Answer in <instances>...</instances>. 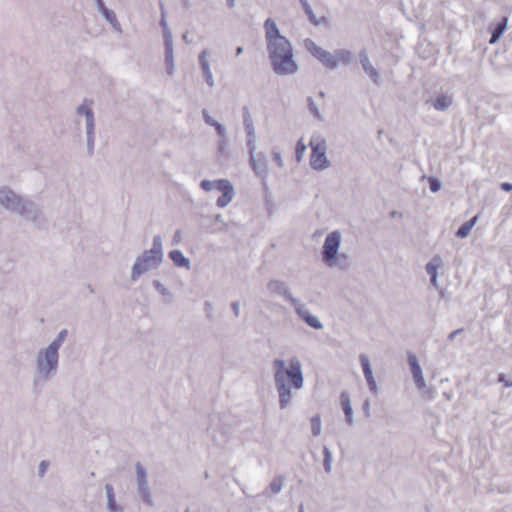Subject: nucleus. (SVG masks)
Segmentation results:
<instances>
[{
  "instance_id": "1",
  "label": "nucleus",
  "mask_w": 512,
  "mask_h": 512,
  "mask_svg": "<svg viewBox=\"0 0 512 512\" xmlns=\"http://www.w3.org/2000/svg\"><path fill=\"white\" fill-rule=\"evenodd\" d=\"M271 365L279 408L288 409L293 405L294 391L301 390L304 386L302 363L297 356H292L288 361L275 358Z\"/></svg>"
},
{
  "instance_id": "2",
  "label": "nucleus",
  "mask_w": 512,
  "mask_h": 512,
  "mask_svg": "<svg viewBox=\"0 0 512 512\" xmlns=\"http://www.w3.org/2000/svg\"><path fill=\"white\" fill-rule=\"evenodd\" d=\"M67 337V329H62L58 332L55 339L36 351L32 376L34 387H43L57 375L60 363V349Z\"/></svg>"
},
{
  "instance_id": "3",
  "label": "nucleus",
  "mask_w": 512,
  "mask_h": 512,
  "mask_svg": "<svg viewBox=\"0 0 512 512\" xmlns=\"http://www.w3.org/2000/svg\"><path fill=\"white\" fill-rule=\"evenodd\" d=\"M267 46L272 70L279 76H290L298 72L293 48L282 34H267Z\"/></svg>"
},
{
  "instance_id": "4",
  "label": "nucleus",
  "mask_w": 512,
  "mask_h": 512,
  "mask_svg": "<svg viewBox=\"0 0 512 512\" xmlns=\"http://www.w3.org/2000/svg\"><path fill=\"white\" fill-rule=\"evenodd\" d=\"M0 207L33 223L37 222L42 214L37 203L22 197L8 186L0 187Z\"/></svg>"
},
{
  "instance_id": "5",
  "label": "nucleus",
  "mask_w": 512,
  "mask_h": 512,
  "mask_svg": "<svg viewBox=\"0 0 512 512\" xmlns=\"http://www.w3.org/2000/svg\"><path fill=\"white\" fill-rule=\"evenodd\" d=\"M163 246L160 235L153 237L152 247L136 257L131 269V280L136 281L143 274L157 269L163 261Z\"/></svg>"
},
{
  "instance_id": "6",
  "label": "nucleus",
  "mask_w": 512,
  "mask_h": 512,
  "mask_svg": "<svg viewBox=\"0 0 512 512\" xmlns=\"http://www.w3.org/2000/svg\"><path fill=\"white\" fill-rule=\"evenodd\" d=\"M342 233L334 230L327 234L321 249L322 262L329 268L346 270L349 267V256L340 253Z\"/></svg>"
},
{
  "instance_id": "7",
  "label": "nucleus",
  "mask_w": 512,
  "mask_h": 512,
  "mask_svg": "<svg viewBox=\"0 0 512 512\" xmlns=\"http://www.w3.org/2000/svg\"><path fill=\"white\" fill-rule=\"evenodd\" d=\"M76 124L80 127L83 125L86 135L87 154L93 155L95 148V113L93 110V101L91 99H83L75 109Z\"/></svg>"
},
{
  "instance_id": "8",
  "label": "nucleus",
  "mask_w": 512,
  "mask_h": 512,
  "mask_svg": "<svg viewBox=\"0 0 512 512\" xmlns=\"http://www.w3.org/2000/svg\"><path fill=\"white\" fill-rule=\"evenodd\" d=\"M309 146L311 148V155L309 164L313 170L324 171L331 167V162L327 158V142L325 137L315 132L312 134Z\"/></svg>"
},
{
  "instance_id": "9",
  "label": "nucleus",
  "mask_w": 512,
  "mask_h": 512,
  "mask_svg": "<svg viewBox=\"0 0 512 512\" xmlns=\"http://www.w3.org/2000/svg\"><path fill=\"white\" fill-rule=\"evenodd\" d=\"M249 166L254 175L261 181L262 185L267 186L269 175V161L263 152H258L257 148L248 150Z\"/></svg>"
},
{
  "instance_id": "10",
  "label": "nucleus",
  "mask_w": 512,
  "mask_h": 512,
  "mask_svg": "<svg viewBox=\"0 0 512 512\" xmlns=\"http://www.w3.org/2000/svg\"><path fill=\"white\" fill-rule=\"evenodd\" d=\"M136 484H137V492L139 496L143 499V501L149 505L153 506L154 501L151 494V490L148 483L147 471L141 463H136Z\"/></svg>"
},
{
  "instance_id": "11",
  "label": "nucleus",
  "mask_w": 512,
  "mask_h": 512,
  "mask_svg": "<svg viewBox=\"0 0 512 512\" xmlns=\"http://www.w3.org/2000/svg\"><path fill=\"white\" fill-rule=\"evenodd\" d=\"M216 190L222 194L216 201L219 208H225L233 201L235 197V190L228 179H219Z\"/></svg>"
},
{
  "instance_id": "12",
  "label": "nucleus",
  "mask_w": 512,
  "mask_h": 512,
  "mask_svg": "<svg viewBox=\"0 0 512 512\" xmlns=\"http://www.w3.org/2000/svg\"><path fill=\"white\" fill-rule=\"evenodd\" d=\"M298 316L305 321L310 327L320 330L323 328V324L320 322L317 316L311 314L310 310L296 298V303H292Z\"/></svg>"
},
{
  "instance_id": "13",
  "label": "nucleus",
  "mask_w": 512,
  "mask_h": 512,
  "mask_svg": "<svg viewBox=\"0 0 512 512\" xmlns=\"http://www.w3.org/2000/svg\"><path fill=\"white\" fill-rule=\"evenodd\" d=\"M408 364L410 366L415 385L419 390H423L426 387V382L424 379L422 368L415 354H408Z\"/></svg>"
},
{
  "instance_id": "14",
  "label": "nucleus",
  "mask_w": 512,
  "mask_h": 512,
  "mask_svg": "<svg viewBox=\"0 0 512 512\" xmlns=\"http://www.w3.org/2000/svg\"><path fill=\"white\" fill-rule=\"evenodd\" d=\"M359 360H360L363 374H364L365 380L368 384L369 390L374 395L378 394L379 387H378V385L375 381V378L373 376V372H372V368H371L368 356L366 354H360Z\"/></svg>"
},
{
  "instance_id": "15",
  "label": "nucleus",
  "mask_w": 512,
  "mask_h": 512,
  "mask_svg": "<svg viewBox=\"0 0 512 512\" xmlns=\"http://www.w3.org/2000/svg\"><path fill=\"white\" fill-rule=\"evenodd\" d=\"M243 124L246 131V146L248 150L257 148V138L253 120L247 108L244 109L243 113Z\"/></svg>"
},
{
  "instance_id": "16",
  "label": "nucleus",
  "mask_w": 512,
  "mask_h": 512,
  "mask_svg": "<svg viewBox=\"0 0 512 512\" xmlns=\"http://www.w3.org/2000/svg\"><path fill=\"white\" fill-rule=\"evenodd\" d=\"M267 289L270 293L281 295L286 300H288L291 304L296 303V298L293 297L291 292L289 291L285 282L280 280H270L267 284Z\"/></svg>"
},
{
  "instance_id": "17",
  "label": "nucleus",
  "mask_w": 512,
  "mask_h": 512,
  "mask_svg": "<svg viewBox=\"0 0 512 512\" xmlns=\"http://www.w3.org/2000/svg\"><path fill=\"white\" fill-rule=\"evenodd\" d=\"M360 63L362 65L365 73L370 77V79L376 84L380 85L382 83V78L380 72L371 64L367 54L365 51H361L359 54Z\"/></svg>"
},
{
  "instance_id": "18",
  "label": "nucleus",
  "mask_w": 512,
  "mask_h": 512,
  "mask_svg": "<svg viewBox=\"0 0 512 512\" xmlns=\"http://www.w3.org/2000/svg\"><path fill=\"white\" fill-rule=\"evenodd\" d=\"M443 261L439 255H435L426 264V273L430 276V283L434 288H439L438 283V270L442 268Z\"/></svg>"
},
{
  "instance_id": "19",
  "label": "nucleus",
  "mask_w": 512,
  "mask_h": 512,
  "mask_svg": "<svg viewBox=\"0 0 512 512\" xmlns=\"http://www.w3.org/2000/svg\"><path fill=\"white\" fill-rule=\"evenodd\" d=\"M208 51L203 50L199 55V62L203 72L204 79L209 87H213L215 84L214 77L210 68V64L207 60Z\"/></svg>"
},
{
  "instance_id": "20",
  "label": "nucleus",
  "mask_w": 512,
  "mask_h": 512,
  "mask_svg": "<svg viewBox=\"0 0 512 512\" xmlns=\"http://www.w3.org/2000/svg\"><path fill=\"white\" fill-rule=\"evenodd\" d=\"M284 485V477L282 475H276L273 477L269 486L266 490L263 491V496L270 498L273 495H276L282 491Z\"/></svg>"
},
{
  "instance_id": "21",
  "label": "nucleus",
  "mask_w": 512,
  "mask_h": 512,
  "mask_svg": "<svg viewBox=\"0 0 512 512\" xmlns=\"http://www.w3.org/2000/svg\"><path fill=\"white\" fill-rule=\"evenodd\" d=\"M452 102V96L446 94L438 95L434 100L428 101L438 111H446L452 105Z\"/></svg>"
},
{
  "instance_id": "22",
  "label": "nucleus",
  "mask_w": 512,
  "mask_h": 512,
  "mask_svg": "<svg viewBox=\"0 0 512 512\" xmlns=\"http://www.w3.org/2000/svg\"><path fill=\"white\" fill-rule=\"evenodd\" d=\"M169 258L177 267L190 269V260L181 250L175 249L169 252Z\"/></svg>"
},
{
  "instance_id": "23",
  "label": "nucleus",
  "mask_w": 512,
  "mask_h": 512,
  "mask_svg": "<svg viewBox=\"0 0 512 512\" xmlns=\"http://www.w3.org/2000/svg\"><path fill=\"white\" fill-rule=\"evenodd\" d=\"M105 492L107 497V509L109 512H122V507L116 504L115 494L111 484L105 485Z\"/></svg>"
},
{
  "instance_id": "24",
  "label": "nucleus",
  "mask_w": 512,
  "mask_h": 512,
  "mask_svg": "<svg viewBox=\"0 0 512 512\" xmlns=\"http://www.w3.org/2000/svg\"><path fill=\"white\" fill-rule=\"evenodd\" d=\"M98 11L106 19V21L111 24L114 30L122 32L116 14L113 10L107 8L106 6H103L102 8H99Z\"/></svg>"
},
{
  "instance_id": "25",
  "label": "nucleus",
  "mask_w": 512,
  "mask_h": 512,
  "mask_svg": "<svg viewBox=\"0 0 512 512\" xmlns=\"http://www.w3.org/2000/svg\"><path fill=\"white\" fill-rule=\"evenodd\" d=\"M341 405L346 417V421L349 425L353 424V411L350 403V398L348 393L342 392L341 393Z\"/></svg>"
},
{
  "instance_id": "26",
  "label": "nucleus",
  "mask_w": 512,
  "mask_h": 512,
  "mask_svg": "<svg viewBox=\"0 0 512 512\" xmlns=\"http://www.w3.org/2000/svg\"><path fill=\"white\" fill-rule=\"evenodd\" d=\"M477 221H478V216L476 215L473 218H471L469 221L465 222L456 231V236L458 238H466L469 235L471 229L473 228V226L476 224Z\"/></svg>"
},
{
  "instance_id": "27",
  "label": "nucleus",
  "mask_w": 512,
  "mask_h": 512,
  "mask_svg": "<svg viewBox=\"0 0 512 512\" xmlns=\"http://www.w3.org/2000/svg\"><path fill=\"white\" fill-rule=\"evenodd\" d=\"M303 44H304V47L307 49V51L310 52L311 55H313L318 60L322 57V54L326 51L323 48H321L320 46H318L311 39H305Z\"/></svg>"
},
{
  "instance_id": "28",
  "label": "nucleus",
  "mask_w": 512,
  "mask_h": 512,
  "mask_svg": "<svg viewBox=\"0 0 512 512\" xmlns=\"http://www.w3.org/2000/svg\"><path fill=\"white\" fill-rule=\"evenodd\" d=\"M319 61L328 69H336L338 67V60L336 59L335 53L332 54L325 51Z\"/></svg>"
},
{
  "instance_id": "29",
  "label": "nucleus",
  "mask_w": 512,
  "mask_h": 512,
  "mask_svg": "<svg viewBox=\"0 0 512 512\" xmlns=\"http://www.w3.org/2000/svg\"><path fill=\"white\" fill-rule=\"evenodd\" d=\"M311 433L314 437H317L322 432L321 417L316 414L310 418Z\"/></svg>"
},
{
  "instance_id": "30",
  "label": "nucleus",
  "mask_w": 512,
  "mask_h": 512,
  "mask_svg": "<svg viewBox=\"0 0 512 512\" xmlns=\"http://www.w3.org/2000/svg\"><path fill=\"white\" fill-rule=\"evenodd\" d=\"M508 17L503 16L497 23H491L488 32H505L507 28Z\"/></svg>"
},
{
  "instance_id": "31",
  "label": "nucleus",
  "mask_w": 512,
  "mask_h": 512,
  "mask_svg": "<svg viewBox=\"0 0 512 512\" xmlns=\"http://www.w3.org/2000/svg\"><path fill=\"white\" fill-rule=\"evenodd\" d=\"M336 59L338 60V65L340 63L349 64L352 61V54L349 50L340 49L335 52Z\"/></svg>"
},
{
  "instance_id": "32",
  "label": "nucleus",
  "mask_w": 512,
  "mask_h": 512,
  "mask_svg": "<svg viewBox=\"0 0 512 512\" xmlns=\"http://www.w3.org/2000/svg\"><path fill=\"white\" fill-rule=\"evenodd\" d=\"M323 456H324V459H323L324 469L327 473H330L332 470L333 457H332L331 451L326 446L323 448Z\"/></svg>"
},
{
  "instance_id": "33",
  "label": "nucleus",
  "mask_w": 512,
  "mask_h": 512,
  "mask_svg": "<svg viewBox=\"0 0 512 512\" xmlns=\"http://www.w3.org/2000/svg\"><path fill=\"white\" fill-rule=\"evenodd\" d=\"M271 158L274 161V163L279 167H284V160L280 151V148L278 146H274L271 149Z\"/></svg>"
},
{
  "instance_id": "34",
  "label": "nucleus",
  "mask_w": 512,
  "mask_h": 512,
  "mask_svg": "<svg viewBox=\"0 0 512 512\" xmlns=\"http://www.w3.org/2000/svg\"><path fill=\"white\" fill-rule=\"evenodd\" d=\"M307 149L306 144L304 143L303 139H299L296 143L295 147V158L297 162H301L303 159V156L305 154V151Z\"/></svg>"
},
{
  "instance_id": "35",
  "label": "nucleus",
  "mask_w": 512,
  "mask_h": 512,
  "mask_svg": "<svg viewBox=\"0 0 512 512\" xmlns=\"http://www.w3.org/2000/svg\"><path fill=\"white\" fill-rule=\"evenodd\" d=\"M218 183H219V179L213 180V181L205 179L200 182V187L205 192H210L212 190H216V188L218 187Z\"/></svg>"
},
{
  "instance_id": "36",
  "label": "nucleus",
  "mask_w": 512,
  "mask_h": 512,
  "mask_svg": "<svg viewBox=\"0 0 512 512\" xmlns=\"http://www.w3.org/2000/svg\"><path fill=\"white\" fill-rule=\"evenodd\" d=\"M166 72L169 76L175 73L174 55H165Z\"/></svg>"
},
{
  "instance_id": "37",
  "label": "nucleus",
  "mask_w": 512,
  "mask_h": 512,
  "mask_svg": "<svg viewBox=\"0 0 512 512\" xmlns=\"http://www.w3.org/2000/svg\"><path fill=\"white\" fill-rule=\"evenodd\" d=\"M164 45H165V55H174L173 54V40L171 34H164Z\"/></svg>"
},
{
  "instance_id": "38",
  "label": "nucleus",
  "mask_w": 512,
  "mask_h": 512,
  "mask_svg": "<svg viewBox=\"0 0 512 512\" xmlns=\"http://www.w3.org/2000/svg\"><path fill=\"white\" fill-rule=\"evenodd\" d=\"M265 32L267 33H277L279 32L278 30V27L275 23L274 20H272L271 18H268L266 21H265Z\"/></svg>"
},
{
  "instance_id": "39",
  "label": "nucleus",
  "mask_w": 512,
  "mask_h": 512,
  "mask_svg": "<svg viewBox=\"0 0 512 512\" xmlns=\"http://www.w3.org/2000/svg\"><path fill=\"white\" fill-rule=\"evenodd\" d=\"M309 110L316 119L322 120V115L320 113V110L312 99H309Z\"/></svg>"
},
{
  "instance_id": "40",
  "label": "nucleus",
  "mask_w": 512,
  "mask_h": 512,
  "mask_svg": "<svg viewBox=\"0 0 512 512\" xmlns=\"http://www.w3.org/2000/svg\"><path fill=\"white\" fill-rule=\"evenodd\" d=\"M498 383H501L504 387L511 388L512 377H507L505 374L502 373L498 376Z\"/></svg>"
},
{
  "instance_id": "41",
  "label": "nucleus",
  "mask_w": 512,
  "mask_h": 512,
  "mask_svg": "<svg viewBox=\"0 0 512 512\" xmlns=\"http://www.w3.org/2000/svg\"><path fill=\"white\" fill-rule=\"evenodd\" d=\"M213 127L217 131V134L219 135L220 138H225L227 136L226 128L218 121Z\"/></svg>"
},
{
  "instance_id": "42",
  "label": "nucleus",
  "mask_w": 512,
  "mask_h": 512,
  "mask_svg": "<svg viewBox=\"0 0 512 512\" xmlns=\"http://www.w3.org/2000/svg\"><path fill=\"white\" fill-rule=\"evenodd\" d=\"M49 467V462L46 460H42L38 466V475L40 477H43L45 473L47 472V469Z\"/></svg>"
},
{
  "instance_id": "43",
  "label": "nucleus",
  "mask_w": 512,
  "mask_h": 512,
  "mask_svg": "<svg viewBox=\"0 0 512 512\" xmlns=\"http://www.w3.org/2000/svg\"><path fill=\"white\" fill-rule=\"evenodd\" d=\"M153 286L162 295L166 296L169 294L168 290L165 288V286L160 281H158V280L153 281Z\"/></svg>"
},
{
  "instance_id": "44",
  "label": "nucleus",
  "mask_w": 512,
  "mask_h": 512,
  "mask_svg": "<svg viewBox=\"0 0 512 512\" xmlns=\"http://www.w3.org/2000/svg\"><path fill=\"white\" fill-rule=\"evenodd\" d=\"M202 115H203V119L205 121L206 124L210 125V126H214L216 124V120H214L208 113L207 110H203L202 111Z\"/></svg>"
},
{
  "instance_id": "45",
  "label": "nucleus",
  "mask_w": 512,
  "mask_h": 512,
  "mask_svg": "<svg viewBox=\"0 0 512 512\" xmlns=\"http://www.w3.org/2000/svg\"><path fill=\"white\" fill-rule=\"evenodd\" d=\"M182 242V231L176 230L172 238V245H178Z\"/></svg>"
},
{
  "instance_id": "46",
  "label": "nucleus",
  "mask_w": 512,
  "mask_h": 512,
  "mask_svg": "<svg viewBox=\"0 0 512 512\" xmlns=\"http://www.w3.org/2000/svg\"><path fill=\"white\" fill-rule=\"evenodd\" d=\"M441 188V185L439 183V181H437L436 179H431L430 180V190L432 192H438Z\"/></svg>"
},
{
  "instance_id": "47",
  "label": "nucleus",
  "mask_w": 512,
  "mask_h": 512,
  "mask_svg": "<svg viewBox=\"0 0 512 512\" xmlns=\"http://www.w3.org/2000/svg\"><path fill=\"white\" fill-rule=\"evenodd\" d=\"M231 308L234 312V315L238 317L240 315V303L238 301H235L231 304Z\"/></svg>"
},
{
  "instance_id": "48",
  "label": "nucleus",
  "mask_w": 512,
  "mask_h": 512,
  "mask_svg": "<svg viewBox=\"0 0 512 512\" xmlns=\"http://www.w3.org/2000/svg\"><path fill=\"white\" fill-rule=\"evenodd\" d=\"M305 13H306V15L308 16L309 20H310L312 23H314V24H316V25L320 23L319 21H317L316 16H315V14L313 13L312 8L310 9V12H305Z\"/></svg>"
},
{
  "instance_id": "49",
  "label": "nucleus",
  "mask_w": 512,
  "mask_h": 512,
  "mask_svg": "<svg viewBox=\"0 0 512 512\" xmlns=\"http://www.w3.org/2000/svg\"><path fill=\"white\" fill-rule=\"evenodd\" d=\"M501 189H502V190H504V191H506V192H509V191H511V190H512V184H511V183H509V182H503V183L501 184Z\"/></svg>"
},
{
  "instance_id": "50",
  "label": "nucleus",
  "mask_w": 512,
  "mask_h": 512,
  "mask_svg": "<svg viewBox=\"0 0 512 512\" xmlns=\"http://www.w3.org/2000/svg\"><path fill=\"white\" fill-rule=\"evenodd\" d=\"M502 34H491V38L489 40V43L490 44H494L498 41V39L500 38Z\"/></svg>"
},
{
  "instance_id": "51",
  "label": "nucleus",
  "mask_w": 512,
  "mask_h": 512,
  "mask_svg": "<svg viewBox=\"0 0 512 512\" xmlns=\"http://www.w3.org/2000/svg\"><path fill=\"white\" fill-rule=\"evenodd\" d=\"M461 332H462V329H457V330H455V331L451 332V333L449 334V336H448L449 340H451V341H452V340H454L455 336H456L457 334L461 333Z\"/></svg>"
},
{
  "instance_id": "52",
  "label": "nucleus",
  "mask_w": 512,
  "mask_h": 512,
  "mask_svg": "<svg viewBox=\"0 0 512 512\" xmlns=\"http://www.w3.org/2000/svg\"><path fill=\"white\" fill-rule=\"evenodd\" d=\"M363 411H364L366 416H369V401L368 400H366L363 403Z\"/></svg>"
},
{
  "instance_id": "53",
  "label": "nucleus",
  "mask_w": 512,
  "mask_h": 512,
  "mask_svg": "<svg viewBox=\"0 0 512 512\" xmlns=\"http://www.w3.org/2000/svg\"><path fill=\"white\" fill-rule=\"evenodd\" d=\"M213 440L217 445H222L223 443H225L226 438L223 436L222 439H217V437L213 435Z\"/></svg>"
},
{
  "instance_id": "54",
  "label": "nucleus",
  "mask_w": 512,
  "mask_h": 512,
  "mask_svg": "<svg viewBox=\"0 0 512 512\" xmlns=\"http://www.w3.org/2000/svg\"><path fill=\"white\" fill-rule=\"evenodd\" d=\"M301 5L305 12H310L311 6L307 0L305 2H301Z\"/></svg>"
},
{
  "instance_id": "55",
  "label": "nucleus",
  "mask_w": 512,
  "mask_h": 512,
  "mask_svg": "<svg viewBox=\"0 0 512 512\" xmlns=\"http://www.w3.org/2000/svg\"><path fill=\"white\" fill-rule=\"evenodd\" d=\"M94 1L96 3L97 9L102 8L103 6H105L103 0H94Z\"/></svg>"
},
{
  "instance_id": "56",
  "label": "nucleus",
  "mask_w": 512,
  "mask_h": 512,
  "mask_svg": "<svg viewBox=\"0 0 512 512\" xmlns=\"http://www.w3.org/2000/svg\"><path fill=\"white\" fill-rule=\"evenodd\" d=\"M161 25L163 26V32H168V27H167V24L164 20V18L162 17V20H161Z\"/></svg>"
},
{
  "instance_id": "57",
  "label": "nucleus",
  "mask_w": 512,
  "mask_h": 512,
  "mask_svg": "<svg viewBox=\"0 0 512 512\" xmlns=\"http://www.w3.org/2000/svg\"><path fill=\"white\" fill-rule=\"evenodd\" d=\"M215 221L216 222H223V216L221 214H217L215 216Z\"/></svg>"
},
{
  "instance_id": "58",
  "label": "nucleus",
  "mask_w": 512,
  "mask_h": 512,
  "mask_svg": "<svg viewBox=\"0 0 512 512\" xmlns=\"http://www.w3.org/2000/svg\"><path fill=\"white\" fill-rule=\"evenodd\" d=\"M228 7L232 8L235 5V0H227Z\"/></svg>"
},
{
  "instance_id": "59",
  "label": "nucleus",
  "mask_w": 512,
  "mask_h": 512,
  "mask_svg": "<svg viewBox=\"0 0 512 512\" xmlns=\"http://www.w3.org/2000/svg\"><path fill=\"white\" fill-rule=\"evenodd\" d=\"M243 52V47L239 46L237 49H236V55H240L242 54Z\"/></svg>"
},
{
  "instance_id": "60",
  "label": "nucleus",
  "mask_w": 512,
  "mask_h": 512,
  "mask_svg": "<svg viewBox=\"0 0 512 512\" xmlns=\"http://www.w3.org/2000/svg\"><path fill=\"white\" fill-rule=\"evenodd\" d=\"M298 512H305V509H304V505H303V504H301V505L299 506Z\"/></svg>"
},
{
  "instance_id": "61",
  "label": "nucleus",
  "mask_w": 512,
  "mask_h": 512,
  "mask_svg": "<svg viewBox=\"0 0 512 512\" xmlns=\"http://www.w3.org/2000/svg\"><path fill=\"white\" fill-rule=\"evenodd\" d=\"M183 39H184L185 41H188V39H187V34H183Z\"/></svg>"
},
{
  "instance_id": "62",
  "label": "nucleus",
  "mask_w": 512,
  "mask_h": 512,
  "mask_svg": "<svg viewBox=\"0 0 512 512\" xmlns=\"http://www.w3.org/2000/svg\"><path fill=\"white\" fill-rule=\"evenodd\" d=\"M299 1H300V3H301V2H305L306 0H299Z\"/></svg>"
},
{
  "instance_id": "63",
  "label": "nucleus",
  "mask_w": 512,
  "mask_h": 512,
  "mask_svg": "<svg viewBox=\"0 0 512 512\" xmlns=\"http://www.w3.org/2000/svg\"><path fill=\"white\" fill-rule=\"evenodd\" d=\"M184 512H190V511L187 509V510H185Z\"/></svg>"
}]
</instances>
